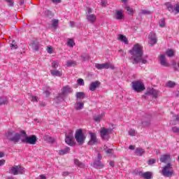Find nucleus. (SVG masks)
<instances>
[{
    "label": "nucleus",
    "instance_id": "obj_29",
    "mask_svg": "<svg viewBox=\"0 0 179 179\" xmlns=\"http://www.w3.org/2000/svg\"><path fill=\"white\" fill-rule=\"evenodd\" d=\"M145 153V150H143V148H136L135 150V154L136 155V156H143V154Z\"/></svg>",
    "mask_w": 179,
    "mask_h": 179
},
{
    "label": "nucleus",
    "instance_id": "obj_38",
    "mask_svg": "<svg viewBox=\"0 0 179 179\" xmlns=\"http://www.w3.org/2000/svg\"><path fill=\"white\" fill-rule=\"evenodd\" d=\"M103 150L105 151L106 155H113V153L114 152L113 149H111V148L107 149V147L106 145H104L103 147Z\"/></svg>",
    "mask_w": 179,
    "mask_h": 179
},
{
    "label": "nucleus",
    "instance_id": "obj_28",
    "mask_svg": "<svg viewBox=\"0 0 179 179\" xmlns=\"http://www.w3.org/2000/svg\"><path fill=\"white\" fill-rule=\"evenodd\" d=\"M43 93L45 94L46 97L50 96V94H51V88L50 87H44Z\"/></svg>",
    "mask_w": 179,
    "mask_h": 179
},
{
    "label": "nucleus",
    "instance_id": "obj_53",
    "mask_svg": "<svg viewBox=\"0 0 179 179\" xmlns=\"http://www.w3.org/2000/svg\"><path fill=\"white\" fill-rule=\"evenodd\" d=\"M92 12H93V10L92 8H88L85 13L86 16L89 15H92Z\"/></svg>",
    "mask_w": 179,
    "mask_h": 179
},
{
    "label": "nucleus",
    "instance_id": "obj_8",
    "mask_svg": "<svg viewBox=\"0 0 179 179\" xmlns=\"http://www.w3.org/2000/svg\"><path fill=\"white\" fill-rule=\"evenodd\" d=\"M101 159H103V156L98 152L96 160L94 161L92 163V166L94 169H103V167H104V164L101 162Z\"/></svg>",
    "mask_w": 179,
    "mask_h": 179
},
{
    "label": "nucleus",
    "instance_id": "obj_6",
    "mask_svg": "<svg viewBox=\"0 0 179 179\" xmlns=\"http://www.w3.org/2000/svg\"><path fill=\"white\" fill-rule=\"evenodd\" d=\"M131 85L133 90L138 93L145 90V85H143L141 81H133Z\"/></svg>",
    "mask_w": 179,
    "mask_h": 179
},
{
    "label": "nucleus",
    "instance_id": "obj_49",
    "mask_svg": "<svg viewBox=\"0 0 179 179\" xmlns=\"http://www.w3.org/2000/svg\"><path fill=\"white\" fill-rule=\"evenodd\" d=\"M52 68H53V69H57L58 68V62H52Z\"/></svg>",
    "mask_w": 179,
    "mask_h": 179
},
{
    "label": "nucleus",
    "instance_id": "obj_19",
    "mask_svg": "<svg viewBox=\"0 0 179 179\" xmlns=\"http://www.w3.org/2000/svg\"><path fill=\"white\" fill-rule=\"evenodd\" d=\"M62 94H64L66 97L67 94H69V93H72V88L69 87V85L63 87L62 88Z\"/></svg>",
    "mask_w": 179,
    "mask_h": 179
},
{
    "label": "nucleus",
    "instance_id": "obj_10",
    "mask_svg": "<svg viewBox=\"0 0 179 179\" xmlns=\"http://www.w3.org/2000/svg\"><path fill=\"white\" fill-rule=\"evenodd\" d=\"M162 175L164 177H172L173 171L171 170V164L168 163L162 169Z\"/></svg>",
    "mask_w": 179,
    "mask_h": 179
},
{
    "label": "nucleus",
    "instance_id": "obj_23",
    "mask_svg": "<svg viewBox=\"0 0 179 179\" xmlns=\"http://www.w3.org/2000/svg\"><path fill=\"white\" fill-rule=\"evenodd\" d=\"M117 40H119L120 41H122V43H124V44H129V42L128 41V38H127V36L122 35V34H119L118 35V38Z\"/></svg>",
    "mask_w": 179,
    "mask_h": 179
},
{
    "label": "nucleus",
    "instance_id": "obj_13",
    "mask_svg": "<svg viewBox=\"0 0 179 179\" xmlns=\"http://www.w3.org/2000/svg\"><path fill=\"white\" fill-rule=\"evenodd\" d=\"M10 174H13V176H17L18 174H23L24 173V168L15 166L14 167H11L10 169Z\"/></svg>",
    "mask_w": 179,
    "mask_h": 179
},
{
    "label": "nucleus",
    "instance_id": "obj_63",
    "mask_svg": "<svg viewBox=\"0 0 179 179\" xmlns=\"http://www.w3.org/2000/svg\"><path fill=\"white\" fill-rule=\"evenodd\" d=\"M129 149H130V150H135V145H129Z\"/></svg>",
    "mask_w": 179,
    "mask_h": 179
},
{
    "label": "nucleus",
    "instance_id": "obj_43",
    "mask_svg": "<svg viewBox=\"0 0 179 179\" xmlns=\"http://www.w3.org/2000/svg\"><path fill=\"white\" fill-rule=\"evenodd\" d=\"M129 135H130V136H135V135H136V131L134 129H129Z\"/></svg>",
    "mask_w": 179,
    "mask_h": 179
},
{
    "label": "nucleus",
    "instance_id": "obj_34",
    "mask_svg": "<svg viewBox=\"0 0 179 179\" xmlns=\"http://www.w3.org/2000/svg\"><path fill=\"white\" fill-rule=\"evenodd\" d=\"M166 54L167 57L171 58V57H174V50H173V49H167L166 51Z\"/></svg>",
    "mask_w": 179,
    "mask_h": 179
},
{
    "label": "nucleus",
    "instance_id": "obj_46",
    "mask_svg": "<svg viewBox=\"0 0 179 179\" xmlns=\"http://www.w3.org/2000/svg\"><path fill=\"white\" fill-rule=\"evenodd\" d=\"M77 83L80 85V86H85V81L83 80V79L82 78H79L77 80Z\"/></svg>",
    "mask_w": 179,
    "mask_h": 179
},
{
    "label": "nucleus",
    "instance_id": "obj_26",
    "mask_svg": "<svg viewBox=\"0 0 179 179\" xmlns=\"http://www.w3.org/2000/svg\"><path fill=\"white\" fill-rule=\"evenodd\" d=\"M70 150H71V148L69 147H66L62 150H59V155H60V156H64V155H66V153H69Z\"/></svg>",
    "mask_w": 179,
    "mask_h": 179
},
{
    "label": "nucleus",
    "instance_id": "obj_56",
    "mask_svg": "<svg viewBox=\"0 0 179 179\" xmlns=\"http://www.w3.org/2000/svg\"><path fill=\"white\" fill-rule=\"evenodd\" d=\"M71 174V172L69 171H64L62 173L63 177H67V176H69Z\"/></svg>",
    "mask_w": 179,
    "mask_h": 179
},
{
    "label": "nucleus",
    "instance_id": "obj_24",
    "mask_svg": "<svg viewBox=\"0 0 179 179\" xmlns=\"http://www.w3.org/2000/svg\"><path fill=\"white\" fill-rule=\"evenodd\" d=\"M65 100V96L62 93L59 94L57 96L55 97V101L58 104L59 103H62Z\"/></svg>",
    "mask_w": 179,
    "mask_h": 179
},
{
    "label": "nucleus",
    "instance_id": "obj_51",
    "mask_svg": "<svg viewBox=\"0 0 179 179\" xmlns=\"http://www.w3.org/2000/svg\"><path fill=\"white\" fill-rule=\"evenodd\" d=\"M172 131L174 134H179V128L177 127H172Z\"/></svg>",
    "mask_w": 179,
    "mask_h": 179
},
{
    "label": "nucleus",
    "instance_id": "obj_20",
    "mask_svg": "<svg viewBox=\"0 0 179 179\" xmlns=\"http://www.w3.org/2000/svg\"><path fill=\"white\" fill-rule=\"evenodd\" d=\"M100 86V82L95 81L90 83L89 89L91 92H94L97 87H99Z\"/></svg>",
    "mask_w": 179,
    "mask_h": 179
},
{
    "label": "nucleus",
    "instance_id": "obj_33",
    "mask_svg": "<svg viewBox=\"0 0 179 179\" xmlns=\"http://www.w3.org/2000/svg\"><path fill=\"white\" fill-rule=\"evenodd\" d=\"M59 21L57 19L52 20V27L53 29H57Z\"/></svg>",
    "mask_w": 179,
    "mask_h": 179
},
{
    "label": "nucleus",
    "instance_id": "obj_9",
    "mask_svg": "<svg viewBox=\"0 0 179 179\" xmlns=\"http://www.w3.org/2000/svg\"><path fill=\"white\" fill-rule=\"evenodd\" d=\"M165 6H166L168 10L171 12V13H174V15H177L178 13H179V4L173 6L171 3L166 2L165 3Z\"/></svg>",
    "mask_w": 179,
    "mask_h": 179
},
{
    "label": "nucleus",
    "instance_id": "obj_42",
    "mask_svg": "<svg viewBox=\"0 0 179 179\" xmlns=\"http://www.w3.org/2000/svg\"><path fill=\"white\" fill-rule=\"evenodd\" d=\"M73 45H75V42L72 39H69L67 41V45L71 47V48H73Z\"/></svg>",
    "mask_w": 179,
    "mask_h": 179
},
{
    "label": "nucleus",
    "instance_id": "obj_40",
    "mask_svg": "<svg viewBox=\"0 0 179 179\" xmlns=\"http://www.w3.org/2000/svg\"><path fill=\"white\" fill-rule=\"evenodd\" d=\"M83 106H84L83 102H77L76 109L82 110V108H83Z\"/></svg>",
    "mask_w": 179,
    "mask_h": 179
},
{
    "label": "nucleus",
    "instance_id": "obj_4",
    "mask_svg": "<svg viewBox=\"0 0 179 179\" xmlns=\"http://www.w3.org/2000/svg\"><path fill=\"white\" fill-rule=\"evenodd\" d=\"M65 142L69 146H75L76 143H75V138H73V131L69 130L68 133L65 134Z\"/></svg>",
    "mask_w": 179,
    "mask_h": 179
},
{
    "label": "nucleus",
    "instance_id": "obj_22",
    "mask_svg": "<svg viewBox=\"0 0 179 179\" xmlns=\"http://www.w3.org/2000/svg\"><path fill=\"white\" fill-rule=\"evenodd\" d=\"M159 62L162 66H169V63L166 61V56L164 55L160 56Z\"/></svg>",
    "mask_w": 179,
    "mask_h": 179
},
{
    "label": "nucleus",
    "instance_id": "obj_52",
    "mask_svg": "<svg viewBox=\"0 0 179 179\" xmlns=\"http://www.w3.org/2000/svg\"><path fill=\"white\" fill-rule=\"evenodd\" d=\"M155 163H156V159H150L148 161L149 166H152V164H155Z\"/></svg>",
    "mask_w": 179,
    "mask_h": 179
},
{
    "label": "nucleus",
    "instance_id": "obj_61",
    "mask_svg": "<svg viewBox=\"0 0 179 179\" xmlns=\"http://www.w3.org/2000/svg\"><path fill=\"white\" fill-rule=\"evenodd\" d=\"M31 101H37V97L36 96H31Z\"/></svg>",
    "mask_w": 179,
    "mask_h": 179
},
{
    "label": "nucleus",
    "instance_id": "obj_16",
    "mask_svg": "<svg viewBox=\"0 0 179 179\" xmlns=\"http://www.w3.org/2000/svg\"><path fill=\"white\" fill-rule=\"evenodd\" d=\"M90 139L88 142V145L93 146V145H96L97 143V136L96 134L90 132Z\"/></svg>",
    "mask_w": 179,
    "mask_h": 179
},
{
    "label": "nucleus",
    "instance_id": "obj_60",
    "mask_svg": "<svg viewBox=\"0 0 179 179\" xmlns=\"http://www.w3.org/2000/svg\"><path fill=\"white\" fill-rule=\"evenodd\" d=\"M5 164V159H1L0 160V166H3Z\"/></svg>",
    "mask_w": 179,
    "mask_h": 179
},
{
    "label": "nucleus",
    "instance_id": "obj_15",
    "mask_svg": "<svg viewBox=\"0 0 179 179\" xmlns=\"http://www.w3.org/2000/svg\"><path fill=\"white\" fill-rule=\"evenodd\" d=\"M124 17L122 10H116L113 15V19L115 20H124Z\"/></svg>",
    "mask_w": 179,
    "mask_h": 179
},
{
    "label": "nucleus",
    "instance_id": "obj_39",
    "mask_svg": "<svg viewBox=\"0 0 179 179\" xmlns=\"http://www.w3.org/2000/svg\"><path fill=\"white\" fill-rule=\"evenodd\" d=\"M76 99H85V93L83 92H77L76 94Z\"/></svg>",
    "mask_w": 179,
    "mask_h": 179
},
{
    "label": "nucleus",
    "instance_id": "obj_35",
    "mask_svg": "<svg viewBox=\"0 0 179 179\" xmlns=\"http://www.w3.org/2000/svg\"><path fill=\"white\" fill-rule=\"evenodd\" d=\"M166 87H169V89H173L176 86V83L169 80L166 83Z\"/></svg>",
    "mask_w": 179,
    "mask_h": 179
},
{
    "label": "nucleus",
    "instance_id": "obj_12",
    "mask_svg": "<svg viewBox=\"0 0 179 179\" xmlns=\"http://www.w3.org/2000/svg\"><path fill=\"white\" fill-rule=\"evenodd\" d=\"M95 68L96 69L101 70V69H115V67L114 65L110 64V63H103V64H95Z\"/></svg>",
    "mask_w": 179,
    "mask_h": 179
},
{
    "label": "nucleus",
    "instance_id": "obj_32",
    "mask_svg": "<svg viewBox=\"0 0 179 179\" xmlns=\"http://www.w3.org/2000/svg\"><path fill=\"white\" fill-rule=\"evenodd\" d=\"M43 139L44 141H45V142H48V143H54V139L50 136H45L43 137Z\"/></svg>",
    "mask_w": 179,
    "mask_h": 179
},
{
    "label": "nucleus",
    "instance_id": "obj_44",
    "mask_svg": "<svg viewBox=\"0 0 179 179\" xmlns=\"http://www.w3.org/2000/svg\"><path fill=\"white\" fill-rule=\"evenodd\" d=\"M159 27H165L166 26V21L164 19H161L159 22Z\"/></svg>",
    "mask_w": 179,
    "mask_h": 179
},
{
    "label": "nucleus",
    "instance_id": "obj_14",
    "mask_svg": "<svg viewBox=\"0 0 179 179\" xmlns=\"http://www.w3.org/2000/svg\"><path fill=\"white\" fill-rule=\"evenodd\" d=\"M148 94L152 96V97H154L155 99H157V96L159 95V91L153 88L148 90L146 93L143 96V97H146Z\"/></svg>",
    "mask_w": 179,
    "mask_h": 179
},
{
    "label": "nucleus",
    "instance_id": "obj_54",
    "mask_svg": "<svg viewBox=\"0 0 179 179\" xmlns=\"http://www.w3.org/2000/svg\"><path fill=\"white\" fill-rule=\"evenodd\" d=\"M8 3V6H13L14 5V2L13 0H6Z\"/></svg>",
    "mask_w": 179,
    "mask_h": 179
},
{
    "label": "nucleus",
    "instance_id": "obj_5",
    "mask_svg": "<svg viewBox=\"0 0 179 179\" xmlns=\"http://www.w3.org/2000/svg\"><path fill=\"white\" fill-rule=\"evenodd\" d=\"M6 136L8 141H10V142H13V143H17L19 141H20V134L15 133L13 136V132L8 131L6 133Z\"/></svg>",
    "mask_w": 179,
    "mask_h": 179
},
{
    "label": "nucleus",
    "instance_id": "obj_25",
    "mask_svg": "<svg viewBox=\"0 0 179 179\" xmlns=\"http://www.w3.org/2000/svg\"><path fill=\"white\" fill-rule=\"evenodd\" d=\"M74 164L77 166V167H79L80 169H85V166L83 164V162L79 161L78 159H74Z\"/></svg>",
    "mask_w": 179,
    "mask_h": 179
},
{
    "label": "nucleus",
    "instance_id": "obj_50",
    "mask_svg": "<svg viewBox=\"0 0 179 179\" xmlns=\"http://www.w3.org/2000/svg\"><path fill=\"white\" fill-rule=\"evenodd\" d=\"M126 10L128 11L129 15H131V13H132V12H134V9H132V8H131L129 6L126 7Z\"/></svg>",
    "mask_w": 179,
    "mask_h": 179
},
{
    "label": "nucleus",
    "instance_id": "obj_47",
    "mask_svg": "<svg viewBox=\"0 0 179 179\" xmlns=\"http://www.w3.org/2000/svg\"><path fill=\"white\" fill-rule=\"evenodd\" d=\"M67 66H75L76 65V63L73 61H68L66 63Z\"/></svg>",
    "mask_w": 179,
    "mask_h": 179
},
{
    "label": "nucleus",
    "instance_id": "obj_3",
    "mask_svg": "<svg viewBox=\"0 0 179 179\" xmlns=\"http://www.w3.org/2000/svg\"><path fill=\"white\" fill-rule=\"evenodd\" d=\"M75 139L78 145H83L86 141V136L83 134L82 129H78L76 131Z\"/></svg>",
    "mask_w": 179,
    "mask_h": 179
},
{
    "label": "nucleus",
    "instance_id": "obj_7",
    "mask_svg": "<svg viewBox=\"0 0 179 179\" xmlns=\"http://www.w3.org/2000/svg\"><path fill=\"white\" fill-rule=\"evenodd\" d=\"M111 132H113V129L102 127L100 130L101 139H103V141H108V136Z\"/></svg>",
    "mask_w": 179,
    "mask_h": 179
},
{
    "label": "nucleus",
    "instance_id": "obj_58",
    "mask_svg": "<svg viewBox=\"0 0 179 179\" xmlns=\"http://www.w3.org/2000/svg\"><path fill=\"white\" fill-rule=\"evenodd\" d=\"M36 179H47V177H45V176L44 175H41L38 178H36Z\"/></svg>",
    "mask_w": 179,
    "mask_h": 179
},
{
    "label": "nucleus",
    "instance_id": "obj_2",
    "mask_svg": "<svg viewBox=\"0 0 179 179\" xmlns=\"http://www.w3.org/2000/svg\"><path fill=\"white\" fill-rule=\"evenodd\" d=\"M21 134L24 136V138L22 140L23 143H29V145H36L37 143V136L36 135L27 136V134L24 131H22Z\"/></svg>",
    "mask_w": 179,
    "mask_h": 179
},
{
    "label": "nucleus",
    "instance_id": "obj_62",
    "mask_svg": "<svg viewBox=\"0 0 179 179\" xmlns=\"http://www.w3.org/2000/svg\"><path fill=\"white\" fill-rule=\"evenodd\" d=\"M109 164H110V166L111 167H114V166H115L114 161H110V162H109Z\"/></svg>",
    "mask_w": 179,
    "mask_h": 179
},
{
    "label": "nucleus",
    "instance_id": "obj_21",
    "mask_svg": "<svg viewBox=\"0 0 179 179\" xmlns=\"http://www.w3.org/2000/svg\"><path fill=\"white\" fill-rule=\"evenodd\" d=\"M161 163H167V162H170L171 160V156L170 155H164L159 159Z\"/></svg>",
    "mask_w": 179,
    "mask_h": 179
},
{
    "label": "nucleus",
    "instance_id": "obj_31",
    "mask_svg": "<svg viewBox=\"0 0 179 179\" xmlns=\"http://www.w3.org/2000/svg\"><path fill=\"white\" fill-rule=\"evenodd\" d=\"M50 73L52 76H59V77L62 76V73H61V71L58 70H56V71L51 70Z\"/></svg>",
    "mask_w": 179,
    "mask_h": 179
},
{
    "label": "nucleus",
    "instance_id": "obj_45",
    "mask_svg": "<svg viewBox=\"0 0 179 179\" xmlns=\"http://www.w3.org/2000/svg\"><path fill=\"white\" fill-rule=\"evenodd\" d=\"M17 45L15 43V41H13L12 43L10 44L11 50H17Z\"/></svg>",
    "mask_w": 179,
    "mask_h": 179
},
{
    "label": "nucleus",
    "instance_id": "obj_1",
    "mask_svg": "<svg viewBox=\"0 0 179 179\" xmlns=\"http://www.w3.org/2000/svg\"><path fill=\"white\" fill-rule=\"evenodd\" d=\"M129 52L131 55V59H133L132 64H147L148 60L143 59V51L142 50V46L138 43L136 44L132 50H129Z\"/></svg>",
    "mask_w": 179,
    "mask_h": 179
},
{
    "label": "nucleus",
    "instance_id": "obj_27",
    "mask_svg": "<svg viewBox=\"0 0 179 179\" xmlns=\"http://www.w3.org/2000/svg\"><path fill=\"white\" fill-rule=\"evenodd\" d=\"M87 16V20L90 22V23H94L96 22V15L94 14H91Z\"/></svg>",
    "mask_w": 179,
    "mask_h": 179
},
{
    "label": "nucleus",
    "instance_id": "obj_59",
    "mask_svg": "<svg viewBox=\"0 0 179 179\" xmlns=\"http://www.w3.org/2000/svg\"><path fill=\"white\" fill-rule=\"evenodd\" d=\"M53 3H61V0H51Z\"/></svg>",
    "mask_w": 179,
    "mask_h": 179
},
{
    "label": "nucleus",
    "instance_id": "obj_17",
    "mask_svg": "<svg viewBox=\"0 0 179 179\" xmlns=\"http://www.w3.org/2000/svg\"><path fill=\"white\" fill-rule=\"evenodd\" d=\"M149 43L151 45H155L157 43V37H156V34L155 32H151L148 36Z\"/></svg>",
    "mask_w": 179,
    "mask_h": 179
},
{
    "label": "nucleus",
    "instance_id": "obj_48",
    "mask_svg": "<svg viewBox=\"0 0 179 179\" xmlns=\"http://www.w3.org/2000/svg\"><path fill=\"white\" fill-rule=\"evenodd\" d=\"M140 13L141 15H150V11L148 10H141Z\"/></svg>",
    "mask_w": 179,
    "mask_h": 179
},
{
    "label": "nucleus",
    "instance_id": "obj_55",
    "mask_svg": "<svg viewBox=\"0 0 179 179\" xmlns=\"http://www.w3.org/2000/svg\"><path fill=\"white\" fill-rule=\"evenodd\" d=\"M46 51L47 52H48V54H52V48L48 46L46 49Z\"/></svg>",
    "mask_w": 179,
    "mask_h": 179
},
{
    "label": "nucleus",
    "instance_id": "obj_41",
    "mask_svg": "<svg viewBox=\"0 0 179 179\" xmlns=\"http://www.w3.org/2000/svg\"><path fill=\"white\" fill-rule=\"evenodd\" d=\"M32 49L34 50V51H38L40 48V45L38 43H32Z\"/></svg>",
    "mask_w": 179,
    "mask_h": 179
},
{
    "label": "nucleus",
    "instance_id": "obj_11",
    "mask_svg": "<svg viewBox=\"0 0 179 179\" xmlns=\"http://www.w3.org/2000/svg\"><path fill=\"white\" fill-rule=\"evenodd\" d=\"M152 120V115H148L145 114L143 119L142 121H138V125H143V127H148V125H150V121Z\"/></svg>",
    "mask_w": 179,
    "mask_h": 179
},
{
    "label": "nucleus",
    "instance_id": "obj_18",
    "mask_svg": "<svg viewBox=\"0 0 179 179\" xmlns=\"http://www.w3.org/2000/svg\"><path fill=\"white\" fill-rule=\"evenodd\" d=\"M139 176L141 177H143V178L145 179H152L153 178V173H152V172L150 171H147V172H140Z\"/></svg>",
    "mask_w": 179,
    "mask_h": 179
},
{
    "label": "nucleus",
    "instance_id": "obj_30",
    "mask_svg": "<svg viewBox=\"0 0 179 179\" xmlns=\"http://www.w3.org/2000/svg\"><path fill=\"white\" fill-rule=\"evenodd\" d=\"M80 58H81L82 61L86 62V61H89V59H90V56L87 53H83L80 55Z\"/></svg>",
    "mask_w": 179,
    "mask_h": 179
},
{
    "label": "nucleus",
    "instance_id": "obj_36",
    "mask_svg": "<svg viewBox=\"0 0 179 179\" xmlns=\"http://www.w3.org/2000/svg\"><path fill=\"white\" fill-rule=\"evenodd\" d=\"M103 118V114L98 115H94V121L95 122H100Z\"/></svg>",
    "mask_w": 179,
    "mask_h": 179
},
{
    "label": "nucleus",
    "instance_id": "obj_57",
    "mask_svg": "<svg viewBox=\"0 0 179 179\" xmlns=\"http://www.w3.org/2000/svg\"><path fill=\"white\" fill-rule=\"evenodd\" d=\"M101 5L102 6H106V5H107V1H106V0L101 1Z\"/></svg>",
    "mask_w": 179,
    "mask_h": 179
},
{
    "label": "nucleus",
    "instance_id": "obj_64",
    "mask_svg": "<svg viewBox=\"0 0 179 179\" xmlns=\"http://www.w3.org/2000/svg\"><path fill=\"white\" fill-rule=\"evenodd\" d=\"M173 119L176 120V121H178H178H179V117H178V115L174 116V117H173Z\"/></svg>",
    "mask_w": 179,
    "mask_h": 179
},
{
    "label": "nucleus",
    "instance_id": "obj_37",
    "mask_svg": "<svg viewBox=\"0 0 179 179\" xmlns=\"http://www.w3.org/2000/svg\"><path fill=\"white\" fill-rule=\"evenodd\" d=\"M8 103V98L6 96L0 97V106H3V104H7Z\"/></svg>",
    "mask_w": 179,
    "mask_h": 179
}]
</instances>
